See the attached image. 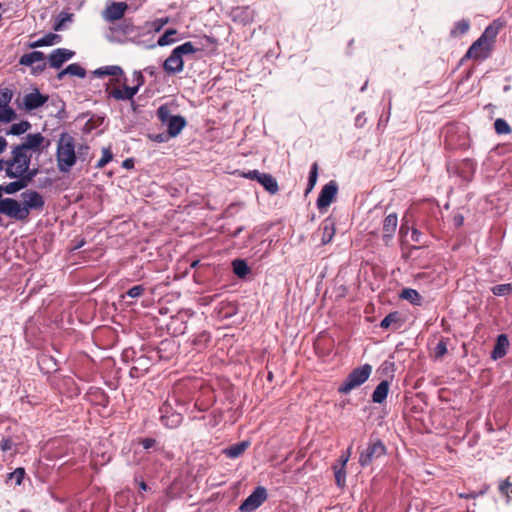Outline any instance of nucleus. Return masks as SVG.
I'll use <instances>...</instances> for the list:
<instances>
[{
  "instance_id": "nucleus-1",
  "label": "nucleus",
  "mask_w": 512,
  "mask_h": 512,
  "mask_svg": "<svg viewBox=\"0 0 512 512\" xmlns=\"http://www.w3.org/2000/svg\"><path fill=\"white\" fill-rule=\"evenodd\" d=\"M95 76L103 77V76H113L107 85L106 92L109 97L117 100V101H126L130 100L134 103L133 98L137 94L139 88L144 85L145 79L143 74L140 71H135L133 73V82H135V86L127 85V76L125 75L123 69L117 65L104 66L96 69L94 72Z\"/></svg>"
},
{
  "instance_id": "nucleus-2",
  "label": "nucleus",
  "mask_w": 512,
  "mask_h": 512,
  "mask_svg": "<svg viewBox=\"0 0 512 512\" xmlns=\"http://www.w3.org/2000/svg\"><path fill=\"white\" fill-rule=\"evenodd\" d=\"M23 202L13 198L0 200V214H4L16 221L28 222L30 212H42L45 206L44 197L35 190H27L22 193Z\"/></svg>"
},
{
  "instance_id": "nucleus-3",
  "label": "nucleus",
  "mask_w": 512,
  "mask_h": 512,
  "mask_svg": "<svg viewBox=\"0 0 512 512\" xmlns=\"http://www.w3.org/2000/svg\"><path fill=\"white\" fill-rule=\"evenodd\" d=\"M57 167L60 172L67 173L77 161L75 139L69 133H61L57 142Z\"/></svg>"
},
{
  "instance_id": "nucleus-4",
  "label": "nucleus",
  "mask_w": 512,
  "mask_h": 512,
  "mask_svg": "<svg viewBox=\"0 0 512 512\" xmlns=\"http://www.w3.org/2000/svg\"><path fill=\"white\" fill-rule=\"evenodd\" d=\"M32 155L25 152L17 145L12 148L11 157L7 159V177H26L31 173L30 163Z\"/></svg>"
},
{
  "instance_id": "nucleus-5",
  "label": "nucleus",
  "mask_w": 512,
  "mask_h": 512,
  "mask_svg": "<svg viewBox=\"0 0 512 512\" xmlns=\"http://www.w3.org/2000/svg\"><path fill=\"white\" fill-rule=\"evenodd\" d=\"M372 367L369 364H364L358 368L353 369L345 381L339 386L338 391L342 394H347L351 390L357 388L366 382L371 375Z\"/></svg>"
},
{
  "instance_id": "nucleus-6",
  "label": "nucleus",
  "mask_w": 512,
  "mask_h": 512,
  "mask_svg": "<svg viewBox=\"0 0 512 512\" xmlns=\"http://www.w3.org/2000/svg\"><path fill=\"white\" fill-rule=\"evenodd\" d=\"M50 145L51 141L46 139L41 133H31L26 136L23 143L17 146L27 153H29V151H34L40 154L47 150Z\"/></svg>"
},
{
  "instance_id": "nucleus-7",
  "label": "nucleus",
  "mask_w": 512,
  "mask_h": 512,
  "mask_svg": "<svg viewBox=\"0 0 512 512\" xmlns=\"http://www.w3.org/2000/svg\"><path fill=\"white\" fill-rule=\"evenodd\" d=\"M386 453V448L382 441L375 440L368 444L365 451L360 454L359 463L365 467L370 465L375 459L380 458Z\"/></svg>"
},
{
  "instance_id": "nucleus-8",
  "label": "nucleus",
  "mask_w": 512,
  "mask_h": 512,
  "mask_svg": "<svg viewBox=\"0 0 512 512\" xmlns=\"http://www.w3.org/2000/svg\"><path fill=\"white\" fill-rule=\"evenodd\" d=\"M267 499V490L263 486H258L240 505L242 512H252L260 507Z\"/></svg>"
},
{
  "instance_id": "nucleus-9",
  "label": "nucleus",
  "mask_w": 512,
  "mask_h": 512,
  "mask_svg": "<svg viewBox=\"0 0 512 512\" xmlns=\"http://www.w3.org/2000/svg\"><path fill=\"white\" fill-rule=\"evenodd\" d=\"M161 423L170 429L177 428L183 421L181 413L174 411L172 406L165 402L159 409Z\"/></svg>"
},
{
  "instance_id": "nucleus-10",
  "label": "nucleus",
  "mask_w": 512,
  "mask_h": 512,
  "mask_svg": "<svg viewBox=\"0 0 512 512\" xmlns=\"http://www.w3.org/2000/svg\"><path fill=\"white\" fill-rule=\"evenodd\" d=\"M338 191V186L335 181H330L320 191L317 199V207L320 211L327 209L334 201Z\"/></svg>"
},
{
  "instance_id": "nucleus-11",
  "label": "nucleus",
  "mask_w": 512,
  "mask_h": 512,
  "mask_svg": "<svg viewBox=\"0 0 512 512\" xmlns=\"http://www.w3.org/2000/svg\"><path fill=\"white\" fill-rule=\"evenodd\" d=\"M492 46L480 37L470 46L466 52V58L485 59L489 56Z\"/></svg>"
},
{
  "instance_id": "nucleus-12",
  "label": "nucleus",
  "mask_w": 512,
  "mask_h": 512,
  "mask_svg": "<svg viewBox=\"0 0 512 512\" xmlns=\"http://www.w3.org/2000/svg\"><path fill=\"white\" fill-rule=\"evenodd\" d=\"M38 170L33 169L31 173L26 177H13L17 179L16 181L10 182L5 186H2V192L4 191L6 194H14L28 186V184L33 180V178L37 175Z\"/></svg>"
},
{
  "instance_id": "nucleus-13",
  "label": "nucleus",
  "mask_w": 512,
  "mask_h": 512,
  "mask_svg": "<svg viewBox=\"0 0 512 512\" xmlns=\"http://www.w3.org/2000/svg\"><path fill=\"white\" fill-rule=\"evenodd\" d=\"M74 55V51L65 48H57L53 50L48 57L49 65L52 68L59 69L66 61L70 60Z\"/></svg>"
},
{
  "instance_id": "nucleus-14",
  "label": "nucleus",
  "mask_w": 512,
  "mask_h": 512,
  "mask_svg": "<svg viewBox=\"0 0 512 512\" xmlns=\"http://www.w3.org/2000/svg\"><path fill=\"white\" fill-rule=\"evenodd\" d=\"M127 8L128 6L124 2H112L104 10L103 17L109 22L119 20L124 16Z\"/></svg>"
},
{
  "instance_id": "nucleus-15",
  "label": "nucleus",
  "mask_w": 512,
  "mask_h": 512,
  "mask_svg": "<svg viewBox=\"0 0 512 512\" xmlns=\"http://www.w3.org/2000/svg\"><path fill=\"white\" fill-rule=\"evenodd\" d=\"M163 69L168 74H177L182 72L184 69L183 58L173 49L169 57L164 61Z\"/></svg>"
},
{
  "instance_id": "nucleus-16",
  "label": "nucleus",
  "mask_w": 512,
  "mask_h": 512,
  "mask_svg": "<svg viewBox=\"0 0 512 512\" xmlns=\"http://www.w3.org/2000/svg\"><path fill=\"white\" fill-rule=\"evenodd\" d=\"M48 101V96L41 94L38 90L26 94L23 98V103L27 111L35 110L43 106Z\"/></svg>"
},
{
  "instance_id": "nucleus-17",
  "label": "nucleus",
  "mask_w": 512,
  "mask_h": 512,
  "mask_svg": "<svg viewBox=\"0 0 512 512\" xmlns=\"http://www.w3.org/2000/svg\"><path fill=\"white\" fill-rule=\"evenodd\" d=\"M504 22L500 19L494 20L489 26L486 27L480 38L488 42L491 46L500 30L503 28Z\"/></svg>"
},
{
  "instance_id": "nucleus-18",
  "label": "nucleus",
  "mask_w": 512,
  "mask_h": 512,
  "mask_svg": "<svg viewBox=\"0 0 512 512\" xmlns=\"http://www.w3.org/2000/svg\"><path fill=\"white\" fill-rule=\"evenodd\" d=\"M404 318L399 312L389 313L380 323V327L383 329L392 328L393 330H397L401 328L404 323Z\"/></svg>"
},
{
  "instance_id": "nucleus-19",
  "label": "nucleus",
  "mask_w": 512,
  "mask_h": 512,
  "mask_svg": "<svg viewBox=\"0 0 512 512\" xmlns=\"http://www.w3.org/2000/svg\"><path fill=\"white\" fill-rule=\"evenodd\" d=\"M320 231L322 232L321 243L326 245L330 243L335 235V223L332 219H325L320 225Z\"/></svg>"
},
{
  "instance_id": "nucleus-20",
  "label": "nucleus",
  "mask_w": 512,
  "mask_h": 512,
  "mask_svg": "<svg viewBox=\"0 0 512 512\" xmlns=\"http://www.w3.org/2000/svg\"><path fill=\"white\" fill-rule=\"evenodd\" d=\"M508 347H509L508 337L505 334H500L497 337V341H496L495 347L492 351L491 357L494 360L504 357L507 353Z\"/></svg>"
},
{
  "instance_id": "nucleus-21",
  "label": "nucleus",
  "mask_w": 512,
  "mask_h": 512,
  "mask_svg": "<svg viewBox=\"0 0 512 512\" xmlns=\"http://www.w3.org/2000/svg\"><path fill=\"white\" fill-rule=\"evenodd\" d=\"M166 125L168 127L169 136L176 137L186 126V120L183 116L176 115L175 117L169 119V122Z\"/></svg>"
},
{
  "instance_id": "nucleus-22",
  "label": "nucleus",
  "mask_w": 512,
  "mask_h": 512,
  "mask_svg": "<svg viewBox=\"0 0 512 512\" xmlns=\"http://www.w3.org/2000/svg\"><path fill=\"white\" fill-rule=\"evenodd\" d=\"M66 75L84 78L86 76V71L79 64L72 63L57 74V79L62 80Z\"/></svg>"
},
{
  "instance_id": "nucleus-23",
  "label": "nucleus",
  "mask_w": 512,
  "mask_h": 512,
  "mask_svg": "<svg viewBox=\"0 0 512 512\" xmlns=\"http://www.w3.org/2000/svg\"><path fill=\"white\" fill-rule=\"evenodd\" d=\"M45 60V55L41 51H33L24 54L19 59V64L24 66H33L36 63H42Z\"/></svg>"
},
{
  "instance_id": "nucleus-24",
  "label": "nucleus",
  "mask_w": 512,
  "mask_h": 512,
  "mask_svg": "<svg viewBox=\"0 0 512 512\" xmlns=\"http://www.w3.org/2000/svg\"><path fill=\"white\" fill-rule=\"evenodd\" d=\"M258 183L261 184L264 189L272 195L279 191L278 183L271 174L263 173L261 178H259Z\"/></svg>"
},
{
  "instance_id": "nucleus-25",
  "label": "nucleus",
  "mask_w": 512,
  "mask_h": 512,
  "mask_svg": "<svg viewBox=\"0 0 512 512\" xmlns=\"http://www.w3.org/2000/svg\"><path fill=\"white\" fill-rule=\"evenodd\" d=\"M388 391H389L388 381L384 380V381L380 382L372 394V401L374 403H378V404L382 403L387 398Z\"/></svg>"
},
{
  "instance_id": "nucleus-26",
  "label": "nucleus",
  "mask_w": 512,
  "mask_h": 512,
  "mask_svg": "<svg viewBox=\"0 0 512 512\" xmlns=\"http://www.w3.org/2000/svg\"><path fill=\"white\" fill-rule=\"evenodd\" d=\"M249 447V442L248 441H242V442H239V443H236L228 448H226L224 450V454L228 457V458H237L239 456H241L245 451L246 449Z\"/></svg>"
},
{
  "instance_id": "nucleus-27",
  "label": "nucleus",
  "mask_w": 512,
  "mask_h": 512,
  "mask_svg": "<svg viewBox=\"0 0 512 512\" xmlns=\"http://www.w3.org/2000/svg\"><path fill=\"white\" fill-rule=\"evenodd\" d=\"M61 41V36L58 34L49 33L44 37L36 40L30 44L31 48H37L42 46H51Z\"/></svg>"
},
{
  "instance_id": "nucleus-28",
  "label": "nucleus",
  "mask_w": 512,
  "mask_h": 512,
  "mask_svg": "<svg viewBox=\"0 0 512 512\" xmlns=\"http://www.w3.org/2000/svg\"><path fill=\"white\" fill-rule=\"evenodd\" d=\"M232 268L235 275L239 278H244L250 273V268L247 263L242 259H235L232 262Z\"/></svg>"
},
{
  "instance_id": "nucleus-29",
  "label": "nucleus",
  "mask_w": 512,
  "mask_h": 512,
  "mask_svg": "<svg viewBox=\"0 0 512 512\" xmlns=\"http://www.w3.org/2000/svg\"><path fill=\"white\" fill-rule=\"evenodd\" d=\"M470 28V22L467 19L457 21L450 31L452 37H459L468 32Z\"/></svg>"
},
{
  "instance_id": "nucleus-30",
  "label": "nucleus",
  "mask_w": 512,
  "mask_h": 512,
  "mask_svg": "<svg viewBox=\"0 0 512 512\" xmlns=\"http://www.w3.org/2000/svg\"><path fill=\"white\" fill-rule=\"evenodd\" d=\"M72 17H73V14L72 13H69V12H66V11H62L58 14V16L56 17L55 19V22H54V25H53V29L55 31H62L65 29V24L67 22H71L72 21Z\"/></svg>"
},
{
  "instance_id": "nucleus-31",
  "label": "nucleus",
  "mask_w": 512,
  "mask_h": 512,
  "mask_svg": "<svg viewBox=\"0 0 512 512\" xmlns=\"http://www.w3.org/2000/svg\"><path fill=\"white\" fill-rule=\"evenodd\" d=\"M397 227V216L396 214H389L386 216L383 222V231L385 235H391L395 232Z\"/></svg>"
},
{
  "instance_id": "nucleus-32",
  "label": "nucleus",
  "mask_w": 512,
  "mask_h": 512,
  "mask_svg": "<svg viewBox=\"0 0 512 512\" xmlns=\"http://www.w3.org/2000/svg\"><path fill=\"white\" fill-rule=\"evenodd\" d=\"M31 128V124L28 121H21L19 123H14L11 125L8 134L12 135H22L26 133Z\"/></svg>"
},
{
  "instance_id": "nucleus-33",
  "label": "nucleus",
  "mask_w": 512,
  "mask_h": 512,
  "mask_svg": "<svg viewBox=\"0 0 512 512\" xmlns=\"http://www.w3.org/2000/svg\"><path fill=\"white\" fill-rule=\"evenodd\" d=\"M16 112L9 106H0V121L11 122L16 118Z\"/></svg>"
},
{
  "instance_id": "nucleus-34",
  "label": "nucleus",
  "mask_w": 512,
  "mask_h": 512,
  "mask_svg": "<svg viewBox=\"0 0 512 512\" xmlns=\"http://www.w3.org/2000/svg\"><path fill=\"white\" fill-rule=\"evenodd\" d=\"M157 116H158V119L163 124H167L169 122V119L175 117L174 115H171V111H170V108L168 107V105H161L157 109Z\"/></svg>"
},
{
  "instance_id": "nucleus-35",
  "label": "nucleus",
  "mask_w": 512,
  "mask_h": 512,
  "mask_svg": "<svg viewBox=\"0 0 512 512\" xmlns=\"http://www.w3.org/2000/svg\"><path fill=\"white\" fill-rule=\"evenodd\" d=\"M318 178V164L313 163L311 166V170L309 173L308 186L306 189V194L309 193L315 186Z\"/></svg>"
},
{
  "instance_id": "nucleus-36",
  "label": "nucleus",
  "mask_w": 512,
  "mask_h": 512,
  "mask_svg": "<svg viewBox=\"0 0 512 512\" xmlns=\"http://www.w3.org/2000/svg\"><path fill=\"white\" fill-rule=\"evenodd\" d=\"M174 51L183 58V55L195 53L197 49L194 47L192 42H185L174 48Z\"/></svg>"
},
{
  "instance_id": "nucleus-37",
  "label": "nucleus",
  "mask_w": 512,
  "mask_h": 512,
  "mask_svg": "<svg viewBox=\"0 0 512 512\" xmlns=\"http://www.w3.org/2000/svg\"><path fill=\"white\" fill-rule=\"evenodd\" d=\"M25 476V469L22 467L16 468L13 472L8 474V481H14L15 485H20Z\"/></svg>"
},
{
  "instance_id": "nucleus-38",
  "label": "nucleus",
  "mask_w": 512,
  "mask_h": 512,
  "mask_svg": "<svg viewBox=\"0 0 512 512\" xmlns=\"http://www.w3.org/2000/svg\"><path fill=\"white\" fill-rule=\"evenodd\" d=\"M176 34V30L169 29L164 32L163 35H161L158 39V45L159 46H166L174 42L173 36Z\"/></svg>"
},
{
  "instance_id": "nucleus-39",
  "label": "nucleus",
  "mask_w": 512,
  "mask_h": 512,
  "mask_svg": "<svg viewBox=\"0 0 512 512\" xmlns=\"http://www.w3.org/2000/svg\"><path fill=\"white\" fill-rule=\"evenodd\" d=\"M146 291V288L144 285H135L131 287L125 295H122V298H125V296H128L130 298H139L141 297Z\"/></svg>"
},
{
  "instance_id": "nucleus-40",
  "label": "nucleus",
  "mask_w": 512,
  "mask_h": 512,
  "mask_svg": "<svg viewBox=\"0 0 512 512\" xmlns=\"http://www.w3.org/2000/svg\"><path fill=\"white\" fill-rule=\"evenodd\" d=\"M334 474H335V481L337 486L344 487L345 486V479H346V471L345 467L337 468L334 467Z\"/></svg>"
},
{
  "instance_id": "nucleus-41",
  "label": "nucleus",
  "mask_w": 512,
  "mask_h": 512,
  "mask_svg": "<svg viewBox=\"0 0 512 512\" xmlns=\"http://www.w3.org/2000/svg\"><path fill=\"white\" fill-rule=\"evenodd\" d=\"M512 290L510 284H499L492 288V293L496 296H505L509 294Z\"/></svg>"
},
{
  "instance_id": "nucleus-42",
  "label": "nucleus",
  "mask_w": 512,
  "mask_h": 512,
  "mask_svg": "<svg viewBox=\"0 0 512 512\" xmlns=\"http://www.w3.org/2000/svg\"><path fill=\"white\" fill-rule=\"evenodd\" d=\"M494 127H495V131L498 134H507L510 132V127H509L508 123L505 120L500 119V118L494 122Z\"/></svg>"
},
{
  "instance_id": "nucleus-43",
  "label": "nucleus",
  "mask_w": 512,
  "mask_h": 512,
  "mask_svg": "<svg viewBox=\"0 0 512 512\" xmlns=\"http://www.w3.org/2000/svg\"><path fill=\"white\" fill-rule=\"evenodd\" d=\"M113 158V155L109 149H103L102 151V157L98 160L96 167L97 168H103L105 165H107Z\"/></svg>"
},
{
  "instance_id": "nucleus-44",
  "label": "nucleus",
  "mask_w": 512,
  "mask_h": 512,
  "mask_svg": "<svg viewBox=\"0 0 512 512\" xmlns=\"http://www.w3.org/2000/svg\"><path fill=\"white\" fill-rule=\"evenodd\" d=\"M15 447H16V443L10 437H3L0 440V450L2 452L11 451Z\"/></svg>"
},
{
  "instance_id": "nucleus-45",
  "label": "nucleus",
  "mask_w": 512,
  "mask_h": 512,
  "mask_svg": "<svg viewBox=\"0 0 512 512\" xmlns=\"http://www.w3.org/2000/svg\"><path fill=\"white\" fill-rule=\"evenodd\" d=\"M89 146L86 144H80L76 147V155L77 158L81 159L82 161H85L89 155Z\"/></svg>"
},
{
  "instance_id": "nucleus-46",
  "label": "nucleus",
  "mask_w": 512,
  "mask_h": 512,
  "mask_svg": "<svg viewBox=\"0 0 512 512\" xmlns=\"http://www.w3.org/2000/svg\"><path fill=\"white\" fill-rule=\"evenodd\" d=\"M263 173L259 172L258 170H249L247 172H240L239 175L243 178L249 179V180H255L259 181V178H261V175Z\"/></svg>"
},
{
  "instance_id": "nucleus-47",
  "label": "nucleus",
  "mask_w": 512,
  "mask_h": 512,
  "mask_svg": "<svg viewBox=\"0 0 512 512\" xmlns=\"http://www.w3.org/2000/svg\"><path fill=\"white\" fill-rule=\"evenodd\" d=\"M400 297L402 299L409 300L411 303H414L416 301V290H414V289H404L401 292Z\"/></svg>"
},
{
  "instance_id": "nucleus-48",
  "label": "nucleus",
  "mask_w": 512,
  "mask_h": 512,
  "mask_svg": "<svg viewBox=\"0 0 512 512\" xmlns=\"http://www.w3.org/2000/svg\"><path fill=\"white\" fill-rule=\"evenodd\" d=\"M447 352L446 343L444 341H439V343L434 348V355L436 358L442 357Z\"/></svg>"
},
{
  "instance_id": "nucleus-49",
  "label": "nucleus",
  "mask_w": 512,
  "mask_h": 512,
  "mask_svg": "<svg viewBox=\"0 0 512 512\" xmlns=\"http://www.w3.org/2000/svg\"><path fill=\"white\" fill-rule=\"evenodd\" d=\"M12 93L9 90H5L0 92V106H8V103L11 101Z\"/></svg>"
},
{
  "instance_id": "nucleus-50",
  "label": "nucleus",
  "mask_w": 512,
  "mask_h": 512,
  "mask_svg": "<svg viewBox=\"0 0 512 512\" xmlns=\"http://www.w3.org/2000/svg\"><path fill=\"white\" fill-rule=\"evenodd\" d=\"M499 489H500V491H501L503 494H505V495H507V496H509L510 494H512V484H511V483H509L508 481H504V482H502V483L500 484V486H499Z\"/></svg>"
},
{
  "instance_id": "nucleus-51",
  "label": "nucleus",
  "mask_w": 512,
  "mask_h": 512,
  "mask_svg": "<svg viewBox=\"0 0 512 512\" xmlns=\"http://www.w3.org/2000/svg\"><path fill=\"white\" fill-rule=\"evenodd\" d=\"M32 67V72L34 74H40L46 69V62L45 60L42 61V63H36Z\"/></svg>"
},
{
  "instance_id": "nucleus-52",
  "label": "nucleus",
  "mask_w": 512,
  "mask_h": 512,
  "mask_svg": "<svg viewBox=\"0 0 512 512\" xmlns=\"http://www.w3.org/2000/svg\"><path fill=\"white\" fill-rule=\"evenodd\" d=\"M140 443L144 449H150L156 444V440L154 438H144Z\"/></svg>"
},
{
  "instance_id": "nucleus-53",
  "label": "nucleus",
  "mask_w": 512,
  "mask_h": 512,
  "mask_svg": "<svg viewBox=\"0 0 512 512\" xmlns=\"http://www.w3.org/2000/svg\"><path fill=\"white\" fill-rule=\"evenodd\" d=\"M483 493H484V491H481V492H480V493H478V494L473 492V493H469V494H460L459 496H460L461 498H466V499H468V498H476L478 495L483 494Z\"/></svg>"
},
{
  "instance_id": "nucleus-54",
  "label": "nucleus",
  "mask_w": 512,
  "mask_h": 512,
  "mask_svg": "<svg viewBox=\"0 0 512 512\" xmlns=\"http://www.w3.org/2000/svg\"><path fill=\"white\" fill-rule=\"evenodd\" d=\"M144 71L149 74L150 76H154L156 73V67L155 66H148L144 69Z\"/></svg>"
},
{
  "instance_id": "nucleus-55",
  "label": "nucleus",
  "mask_w": 512,
  "mask_h": 512,
  "mask_svg": "<svg viewBox=\"0 0 512 512\" xmlns=\"http://www.w3.org/2000/svg\"><path fill=\"white\" fill-rule=\"evenodd\" d=\"M7 146V141L5 138L0 137V153H2Z\"/></svg>"
},
{
  "instance_id": "nucleus-56",
  "label": "nucleus",
  "mask_w": 512,
  "mask_h": 512,
  "mask_svg": "<svg viewBox=\"0 0 512 512\" xmlns=\"http://www.w3.org/2000/svg\"><path fill=\"white\" fill-rule=\"evenodd\" d=\"M350 449L351 447L348 448V451H347V455L346 456H342V466L345 467L348 460H349V456H350Z\"/></svg>"
},
{
  "instance_id": "nucleus-57",
  "label": "nucleus",
  "mask_w": 512,
  "mask_h": 512,
  "mask_svg": "<svg viewBox=\"0 0 512 512\" xmlns=\"http://www.w3.org/2000/svg\"><path fill=\"white\" fill-rule=\"evenodd\" d=\"M123 166L126 168H131L133 166V162L131 159H127L123 162Z\"/></svg>"
},
{
  "instance_id": "nucleus-58",
  "label": "nucleus",
  "mask_w": 512,
  "mask_h": 512,
  "mask_svg": "<svg viewBox=\"0 0 512 512\" xmlns=\"http://www.w3.org/2000/svg\"><path fill=\"white\" fill-rule=\"evenodd\" d=\"M139 488H140L141 491H147L148 486H147V484L144 481H141L139 483Z\"/></svg>"
},
{
  "instance_id": "nucleus-59",
  "label": "nucleus",
  "mask_w": 512,
  "mask_h": 512,
  "mask_svg": "<svg viewBox=\"0 0 512 512\" xmlns=\"http://www.w3.org/2000/svg\"><path fill=\"white\" fill-rule=\"evenodd\" d=\"M132 30H133L132 25H130V24L125 25V27L123 28V32L125 34L130 33Z\"/></svg>"
},
{
  "instance_id": "nucleus-60",
  "label": "nucleus",
  "mask_w": 512,
  "mask_h": 512,
  "mask_svg": "<svg viewBox=\"0 0 512 512\" xmlns=\"http://www.w3.org/2000/svg\"><path fill=\"white\" fill-rule=\"evenodd\" d=\"M454 220H455V224L458 225V226L463 223V217L462 216H456L454 218Z\"/></svg>"
},
{
  "instance_id": "nucleus-61",
  "label": "nucleus",
  "mask_w": 512,
  "mask_h": 512,
  "mask_svg": "<svg viewBox=\"0 0 512 512\" xmlns=\"http://www.w3.org/2000/svg\"><path fill=\"white\" fill-rule=\"evenodd\" d=\"M6 165H7V160H0V171L2 170H5L6 171Z\"/></svg>"
},
{
  "instance_id": "nucleus-62",
  "label": "nucleus",
  "mask_w": 512,
  "mask_h": 512,
  "mask_svg": "<svg viewBox=\"0 0 512 512\" xmlns=\"http://www.w3.org/2000/svg\"><path fill=\"white\" fill-rule=\"evenodd\" d=\"M199 263H200V261H199V260L193 261V262L191 263V267H192V268H195V267H197V266L199 265Z\"/></svg>"
},
{
  "instance_id": "nucleus-63",
  "label": "nucleus",
  "mask_w": 512,
  "mask_h": 512,
  "mask_svg": "<svg viewBox=\"0 0 512 512\" xmlns=\"http://www.w3.org/2000/svg\"><path fill=\"white\" fill-rule=\"evenodd\" d=\"M411 235L412 237L416 235V227L414 225L411 226Z\"/></svg>"
},
{
  "instance_id": "nucleus-64",
  "label": "nucleus",
  "mask_w": 512,
  "mask_h": 512,
  "mask_svg": "<svg viewBox=\"0 0 512 512\" xmlns=\"http://www.w3.org/2000/svg\"><path fill=\"white\" fill-rule=\"evenodd\" d=\"M155 140L158 142H162L164 139H163L162 135H158V136H156Z\"/></svg>"
}]
</instances>
